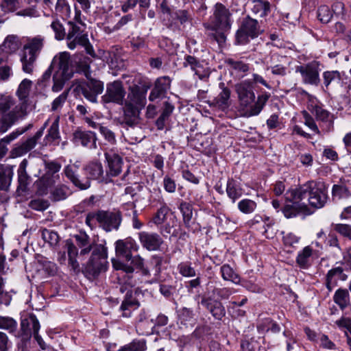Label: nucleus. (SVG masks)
<instances>
[{
  "label": "nucleus",
  "mask_w": 351,
  "mask_h": 351,
  "mask_svg": "<svg viewBox=\"0 0 351 351\" xmlns=\"http://www.w3.org/2000/svg\"><path fill=\"white\" fill-rule=\"evenodd\" d=\"M285 198L295 203L307 199L312 207L321 208L325 206L328 199V186L322 181H309L298 188L287 191Z\"/></svg>",
  "instance_id": "1"
},
{
  "label": "nucleus",
  "mask_w": 351,
  "mask_h": 351,
  "mask_svg": "<svg viewBox=\"0 0 351 351\" xmlns=\"http://www.w3.org/2000/svg\"><path fill=\"white\" fill-rule=\"evenodd\" d=\"M32 86V82L28 79H24L19 84L16 92L19 103L3 117V125L1 128V131L7 132L19 119L27 114V99Z\"/></svg>",
  "instance_id": "2"
},
{
  "label": "nucleus",
  "mask_w": 351,
  "mask_h": 351,
  "mask_svg": "<svg viewBox=\"0 0 351 351\" xmlns=\"http://www.w3.org/2000/svg\"><path fill=\"white\" fill-rule=\"evenodd\" d=\"M107 265V248L103 245H97L94 247L91 257L86 265V271L95 276L101 271H106Z\"/></svg>",
  "instance_id": "3"
},
{
  "label": "nucleus",
  "mask_w": 351,
  "mask_h": 351,
  "mask_svg": "<svg viewBox=\"0 0 351 351\" xmlns=\"http://www.w3.org/2000/svg\"><path fill=\"white\" fill-rule=\"evenodd\" d=\"M235 91L238 96L240 110L245 117V112L255 101L256 96L252 83L249 80L242 81L235 85Z\"/></svg>",
  "instance_id": "4"
},
{
  "label": "nucleus",
  "mask_w": 351,
  "mask_h": 351,
  "mask_svg": "<svg viewBox=\"0 0 351 351\" xmlns=\"http://www.w3.org/2000/svg\"><path fill=\"white\" fill-rule=\"evenodd\" d=\"M258 21L250 16L243 19L239 29L236 34V42L244 45L249 42L250 38H254L261 33Z\"/></svg>",
  "instance_id": "5"
},
{
  "label": "nucleus",
  "mask_w": 351,
  "mask_h": 351,
  "mask_svg": "<svg viewBox=\"0 0 351 351\" xmlns=\"http://www.w3.org/2000/svg\"><path fill=\"white\" fill-rule=\"evenodd\" d=\"M230 13L221 3H217L213 16L210 17L208 28L213 30L226 31L230 27Z\"/></svg>",
  "instance_id": "6"
},
{
  "label": "nucleus",
  "mask_w": 351,
  "mask_h": 351,
  "mask_svg": "<svg viewBox=\"0 0 351 351\" xmlns=\"http://www.w3.org/2000/svg\"><path fill=\"white\" fill-rule=\"evenodd\" d=\"M125 94L122 82L116 80L107 84L106 93L101 97V101L104 104L114 103L123 105Z\"/></svg>",
  "instance_id": "7"
},
{
  "label": "nucleus",
  "mask_w": 351,
  "mask_h": 351,
  "mask_svg": "<svg viewBox=\"0 0 351 351\" xmlns=\"http://www.w3.org/2000/svg\"><path fill=\"white\" fill-rule=\"evenodd\" d=\"M319 71V63L316 61L295 67V72L300 73L302 82L314 86H317L320 82Z\"/></svg>",
  "instance_id": "8"
},
{
  "label": "nucleus",
  "mask_w": 351,
  "mask_h": 351,
  "mask_svg": "<svg viewBox=\"0 0 351 351\" xmlns=\"http://www.w3.org/2000/svg\"><path fill=\"white\" fill-rule=\"evenodd\" d=\"M97 217L99 226L106 232L117 230L122 220L119 212L98 210Z\"/></svg>",
  "instance_id": "9"
},
{
  "label": "nucleus",
  "mask_w": 351,
  "mask_h": 351,
  "mask_svg": "<svg viewBox=\"0 0 351 351\" xmlns=\"http://www.w3.org/2000/svg\"><path fill=\"white\" fill-rule=\"evenodd\" d=\"M29 3V0H3L0 3V8L4 12H13L18 9L23 8L17 13V15L33 16L36 10L33 8H27Z\"/></svg>",
  "instance_id": "10"
},
{
  "label": "nucleus",
  "mask_w": 351,
  "mask_h": 351,
  "mask_svg": "<svg viewBox=\"0 0 351 351\" xmlns=\"http://www.w3.org/2000/svg\"><path fill=\"white\" fill-rule=\"evenodd\" d=\"M69 29L66 34L67 46L73 50L77 45H86L88 43V36L83 33L80 25L72 21L68 22Z\"/></svg>",
  "instance_id": "11"
},
{
  "label": "nucleus",
  "mask_w": 351,
  "mask_h": 351,
  "mask_svg": "<svg viewBox=\"0 0 351 351\" xmlns=\"http://www.w3.org/2000/svg\"><path fill=\"white\" fill-rule=\"evenodd\" d=\"M51 66H58V73L66 79H71L74 73L71 56L66 51L60 52L53 58Z\"/></svg>",
  "instance_id": "12"
},
{
  "label": "nucleus",
  "mask_w": 351,
  "mask_h": 351,
  "mask_svg": "<svg viewBox=\"0 0 351 351\" xmlns=\"http://www.w3.org/2000/svg\"><path fill=\"white\" fill-rule=\"evenodd\" d=\"M87 77H88L86 75ZM84 97L92 103L97 102V96L104 90V83L101 81L88 78V81L81 86Z\"/></svg>",
  "instance_id": "13"
},
{
  "label": "nucleus",
  "mask_w": 351,
  "mask_h": 351,
  "mask_svg": "<svg viewBox=\"0 0 351 351\" xmlns=\"http://www.w3.org/2000/svg\"><path fill=\"white\" fill-rule=\"evenodd\" d=\"M97 135L91 131L77 129L72 134L71 141L75 145H82L88 149L97 148Z\"/></svg>",
  "instance_id": "14"
},
{
  "label": "nucleus",
  "mask_w": 351,
  "mask_h": 351,
  "mask_svg": "<svg viewBox=\"0 0 351 351\" xmlns=\"http://www.w3.org/2000/svg\"><path fill=\"white\" fill-rule=\"evenodd\" d=\"M138 246L134 240L128 238L124 240H118L115 243L117 256L124 258L126 261L132 260V254L138 251Z\"/></svg>",
  "instance_id": "15"
},
{
  "label": "nucleus",
  "mask_w": 351,
  "mask_h": 351,
  "mask_svg": "<svg viewBox=\"0 0 351 351\" xmlns=\"http://www.w3.org/2000/svg\"><path fill=\"white\" fill-rule=\"evenodd\" d=\"M84 170L87 176L85 179L96 180L99 182L108 183L111 180L108 178L106 174H104V170L102 164L99 161H92L88 163L84 167Z\"/></svg>",
  "instance_id": "16"
},
{
  "label": "nucleus",
  "mask_w": 351,
  "mask_h": 351,
  "mask_svg": "<svg viewBox=\"0 0 351 351\" xmlns=\"http://www.w3.org/2000/svg\"><path fill=\"white\" fill-rule=\"evenodd\" d=\"M40 328V323L35 315L30 314L28 317L22 319L21 322L20 335L22 340H29L32 335L35 332H38Z\"/></svg>",
  "instance_id": "17"
},
{
  "label": "nucleus",
  "mask_w": 351,
  "mask_h": 351,
  "mask_svg": "<svg viewBox=\"0 0 351 351\" xmlns=\"http://www.w3.org/2000/svg\"><path fill=\"white\" fill-rule=\"evenodd\" d=\"M138 239L142 246L149 251L158 250L163 243L162 239L157 233L141 232Z\"/></svg>",
  "instance_id": "18"
},
{
  "label": "nucleus",
  "mask_w": 351,
  "mask_h": 351,
  "mask_svg": "<svg viewBox=\"0 0 351 351\" xmlns=\"http://www.w3.org/2000/svg\"><path fill=\"white\" fill-rule=\"evenodd\" d=\"M170 86L171 79L169 77L163 76L158 77L154 83V86L149 94V99L151 101H154L157 99L164 97L170 89Z\"/></svg>",
  "instance_id": "19"
},
{
  "label": "nucleus",
  "mask_w": 351,
  "mask_h": 351,
  "mask_svg": "<svg viewBox=\"0 0 351 351\" xmlns=\"http://www.w3.org/2000/svg\"><path fill=\"white\" fill-rule=\"evenodd\" d=\"M147 88L143 90L138 85L130 86L128 99H125L124 103L143 108L146 104V92Z\"/></svg>",
  "instance_id": "20"
},
{
  "label": "nucleus",
  "mask_w": 351,
  "mask_h": 351,
  "mask_svg": "<svg viewBox=\"0 0 351 351\" xmlns=\"http://www.w3.org/2000/svg\"><path fill=\"white\" fill-rule=\"evenodd\" d=\"M79 169L76 163L68 165L64 169L66 177L77 187L81 190H85L90 187V181L88 179H80L77 174Z\"/></svg>",
  "instance_id": "21"
},
{
  "label": "nucleus",
  "mask_w": 351,
  "mask_h": 351,
  "mask_svg": "<svg viewBox=\"0 0 351 351\" xmlns=\"http://www.w3.org/2000/svg\"><path fill=\"white\" fill-rule=\"evenodd\" d=\"M105 157L108 162V170L106 172L108 178L110 177H116L121 172L123 160L121 157L116 153L110 152H106L105 153Z\"/></svg>",
  "instance_id": "22"
},
{
  "label": "nucleus",
  "mask_w": 351,
  "mask_h": 351,
  "mask_svg": "<svg viewBox=\"0 0 351 351\" xmlns=\"http://www.w3.org/2000/svg\"><path fill=\"white\" fill-rule=\"evenodd\" d=\"M335 277L341 281L347 280L348 276L345 273V269L341 266H338L330 269L326 276L325 285L328 290V292H331L333 288L337 286V280Z\"/></svg>",
  "instance_id": "23"
},
{
  "label": "nucleus",
  "mask_w": 351,
  "mask_h": 351,
  "mask_svg": "<svg viewBox=\"0 0 351 351\" xmlns=\"http://www.w3.org/2000/svg\"><path fill=\"white\" fill-rule=\"evenodd\" d=\"M183 66L189 68L200 80H204L208 77V73L205 70L202 63L194 56H186L184 59Z\"/></svg>",
  "instance_id": "24"
},
{
  "label": "nucleus",
  "mask_w": 351,
  "mask_h": 351,
  "mask_svg": "<svg viewBox=\"0 0 351 351\" xmlns=\"http://www.w3.org/2000/svg\"><path fill=\"white\" fill-rule=\"evenodd\" d=\"M43 130L44 128H41L34 136L13 149L12 151V156L14 157L21 156L32 149L36 146L37 141L43 136Z\"/></svg>",
  "instance_id": "25"
},
{
  "label": "nucleus",
  "mask_w": 351,
  "mask_h": 351,
  "mask_svg": "<svg viewBox=\"0 0 351 351\" xmlns=\"http://www.w3.org/2000/svg\"><path fill=\"white\" fill-rule=\"evenodd\" d=\"M45 41V37L40 35L30 38L23 46V52L38 58L44 47Z\"/></svg>",
  "instance_id": "26"
},
{
  "label": "nucleus",
  "mask_w": 351,
  "mask_h": 351,
  "mask_svg": "<svg viewBox=\"0 0 351 351\" xmlns=\"http://www.w3.org/2000/svg\"><path fill=\"white\" fill-rule=\"evenodd\" d=\"M201 304L210 311L216 319L221 320L226 315L225 308L219 301L211 298H203Z\"/></svg>",
  "instance_id": "27"
},
{
  "label": "nucleus",
  "mask_w": 351,
  "mask_h": 351,
  "mask_svg": "<svg viewBox=\"0 0 351 351\" xmlns=\"http://www.w3.org/2000/svg\"><path fill=\"white\" fill-rule=\"evenodd\" d=\"M138 307L139 302L134 297H133L132 291H128L120 306V311L122 312V317H131L132 312Z\"/></svg>",
  "instance_id": "28"
},
{
  "label": "nucleus",
  "mask_w": 351,
  "mask_h": 351,
  "mask_svg": "<svg viewBox=\"0 0 351 351\" xmlns=\"http://www.w3.org/2000/svg\"><path fill=\"white\" fill-rule=\"evenodd\" d=\"M350 289L344 288H339L337 289L333 295V301L339 306V308L343 311L351 305L350 295L349 293Z\"/></svg>",
  "instance_id": "29"
},
{
  "label": "nucleus",
  "mask_w": 351,
  "mask_h": 351,
  "mask_svg": "<svg viewBox=\"0 0 351 351\" xmlns=\"http://www.w3.org/2000/svg\"><path fill=\"white\" fill-rule=\"evenodd\" d=\"M124 107V121L129 126H134L138 123L140 111L142 109L138 106L125 104Z\"/></svg>",
  "instance_id": "30"
},
{
  "label": "nucleus",
  "mask_w": 351,
  "mask_h": 351,
  "mask_svg": "<svg viewBox=\"0 0 351 351\" xmlns=\"http://www.w3.org/2000/svg\"><path fill=\"white\" fill-rule=\"evenodd\" d=\"M269 97L270 94L268 93H263L261 95H259L254 104H252L251 108L245 112V117H250L259 114Z\"/></svg>",
  "instance_id": "31"
},
{
  "label": "nucleus",
  "mask_w": 351,
  "mask_h": 351,
  "mask_svg": "<svg viewBox=\"0 0 351 351\" xmlns=\"http://www.w3.org/2000/svg\"><path fill=\"white\" fill-rule=\"evenodd\" d=\"M313 254V248L308 245L299 251L296 257V263L302 269H307L311 265V260Z\"/></svg>",
  "instance_id": "32"
},
{
  "label": "nucleus",
  "mask_w": 351,
  "mask_h": 351,
  "mask_svg": "<svg viewBox=\"0 0 351 351\" xmlns=\"http://www.w3.org/2000/svg\"><path fill=\"white\" fill-rule=\"evenodd\" d=\"M287 202L288 200L286 199ZM292 203L291 205H286L282 212L287 218H292L296 217L300 213H304L307 210V205L305 202L295 203L293 201H289Z\"/></svg>",
  "instance_id": "33"
},
{
  "label": "nucleus",
  "mask_w": 351,
  "mask_h": 351,
  "mask_svg": "<svg viewBox=\"0 0 351 351\" xmlns=\"http://www.w3.org/2000/svg\"><path fill=\"white\" fill-rule=\"evenodd\" d=\"M57 180L53 179L49 173H45L36 182L37 193L40 195H46L49 189L56 183Z\"/></svg>",
  "instance_id": "34"
},
{
  "label": "nucleus",
  "mask_w": 351,
  "mask_h": 351,
  "mask_svg": "<svg viewBox=\"0 0 351 351\" xmlns=\"http://www.w3.org/2000/svg\"><path fill=\"white\" fill-rule=\"evenodd\" d=\"M251 10L257 17L263 18L270 12V3L267 1L253 0Z\"/></svg>",
  "instance_id": "35"
},
{
  "label": "nucleus",
  "mask_w": 351,
  "mask_h": 351,
  "mask_svg": "<svg viewBox=\"0 0 351 351\" xmlns=\"http://www.w3.org/2000/svg\"><path fill=\"white\" fill-rule=\"evenodd\" d=\"M221 88V93L215 99V105L222 110H225L230 106V90L224 86L223 83L220 84Z\"/></svg>",
  "instance_id": "36"
},
{
  "label": "nucleus",
  "mask_w": 351,
  "mask_h": 351,
  "mask_svg": "<svg viewBox=\"0 0 351 351\" xmlns=\"http://www.w3.org/2000/svg\"><path fill=\"white\" fill-rule=\"evenodd\" d=\"M279 56L276 54H273L271 56L270 61H266V69H271V72L274 75L285 76L287 73L288 68L281 64H276V60H278Z\"/></svg>",
  "instance_id": "37"
},
{
  "label": "nucleus",
  "mask_w": 351,
  "mask_h": 351,
  "mask_svg": "<svg viewBox=\"0 0 351 351\" xmlns=\"http://www.w3.org/2000/svg\"><path fill=\"white\" fill-rule=\"evenodd\" d=\"M37 58L32 55L22 51L20 59L22 71L26 74L32 75L36 67Z\"/></svg>",
  "instance_id": "38"
},
{
  "label": "nucleus",
  "mask_w": 351,
  "mask_h": 351,
  "mask_svg": "<svg viewBox=\"0 0 351 351\" xmlns=\"http://www.w3.org/2000/svg\"><path fill=\"white\" fill-rule=\"evenodd\" d=\"M19 47V38L14 35H10L5 38L3 44L0 45V51L5 53H11L16 51Z\"/></svg>",
  "instance_id": "39"
},
{
  "label": "nucleus",
  "mask_w": 351,
  "mask_h": 351,
  "mask_svg": "<svg viewBox=\"0 0 351 351\" xmlns=\"http://www.w3.org/2000/svg\"><path fill=\"white\" fill-rule=\"evenodd\" d=\"M179 320L182 324L193 326L196 321L195 315L193 310L183 307L177 311Z\"/></svg>",
  "instance_id": "40"
},
{
  "label": "nucleus",
  "mask_w": 351,
  "mask_h": 351,
  "mask_svg": "<svg viewBox=\"0 0 351 351\" xmlns=\"http://www.w3.org/2000/svg\"><path fill=\"white\" fill-rule=\"evenodd\" d=\"M226 193L232 202L234 203L243 194L242 189L233 179H229L226 185Z\"/></svg>",
  "instance_id": "41"
},
{
  "label": "nucleus",
  "mask_w": 351,
  "mask_h": 351,
  "mask_svg": "<svg viewBox=\"0 0 351 351\" xmlns=\"http://www.w3.org/2000/svg\"><path fill=\"white\" fill-rule=\"evenodd\" d=\"M27 164L28 162L26 159L23 160V161L20 163L18 169V180L19 187L23 191L25 190L26 186L29 184V176L26 172Z\"/></svg>",
  "instance_id": "42"
},
{
  "label": "nucleus",
  "mask_w": 351,
  "mask_h": 351,
  "mask_svg": "<svg viewBox=\"0 0 351 351\" xmlns=\"http://www.w3.org/2000/svg\"><path fill=\"white\" fill-rule=\"evenodd\" d=\"M13 173L11 169L0 165V190H8L10 185Z\"/></svg>",
  "instance_id": "43"
},
{
  "label": "nucleus",
  "mask_w": 351,
  "mask_h": 351,
  "mask_svg": "<svg viewBox=\"0 0 351 351\" xmlns=\"http://www.w3.org/2000/svg\"><path fill=\"white\" fill-rule=\"evenodd\" d=\"M221 276L224 280L231 281L234 284L240 282V277L229 265H223L220 269Z\"/></svg>",
  "instance_id": "44"
},
{
  "label": "nucleus",
  "mask_w": 351,
  "mask_h": 351,
  "mask_svg": "<svg viewBox=\"0 0 351 351\" xmlns=\"http://www.w3.org/2000/svg\"><path fill=\"white\" fill-rule=\"evenodd\" d=\"M17 322L12 317L0 316V329L7 330L10 334H14L17 330Z\"/></svg>",
  "instance_id": "45"
},
{
  "label": "nucleus",
  "mask_w": 351,
  "mask_h": 351,
  "mask_svg": "<svg viewBox=\"0 0 351 351\" xmlns=\"http://www.w3.org/2000/svg\"><path fill=\"white\" fill-rule=\"evenodd\" d=\"M335 325L341 330L345 332L347 341L351 339V318L349 317L341 316L335 322Z\"/></svg>",
  "instance_id": "46"
},
{
  "label": "nucleus",
  "mask_w": 351,
  "mask_h": 351,
  "mask_svg": "<svg viewBox=\"0 0 351 351\" xmlns=\"http://www.w3.org/2000/svg\"><path fill=\"white\" fill-rule=\"evenodd\" d=\"M257 204L250 199H243L238 203V209L243 214H251L256 208Z\"/></svg>",
  "instance_id": "47"
},
{
  "label": "nucleus",
  "mask_w": 351,
  "mask_h": 351,
  "mask_svg": "<svg viewBox=\"0 0 351 351\" xmlns=\"http://www.w3.org/2000/svg\"><path fill=\"white\" fill-rule=\"evenodd\" d=\"M56 14L62 19L68 18L70 16L71 8L66 0H57L55 5Z\"/></svg>",
  "instance_id": "48"
},
{
  "label": "nucleus",
  "mask_w": 351,
  "mask_h": 351,
  "mask_svg": "<svg viewBox=\"0 0 351 351\" xmlns=\"http://www.w3.org/2000/svg\"><path fill=\"white\" fill-rule=\"evenodd\" d=\"M332 195L334 199H346L351 194L346 186L335 184L332 189Z\"/></svg>",
  "instance_id": "49"
},
{
  "label": "nucleus",
  "mask_w": 351,
  "mask_h": 351,
  "mask_svg": "<svg viewBox=\"0 0 351 351\" xmlns=\"http://www.w3.org/2000/svg\"><path fill=\"white\" fill-rule=\"evenodd\" d=\"M147 349L144 339L134 340L130 343L122 347L118 351H145Z\"/></svg>",
  "instance_id": "50"
},
{
  "label": "nucleus",
  "mask_w": 351,
  "mask_h": 351,
  "mask_svg": "<svg viewBox=\"0 0 351 351\" xmlns=\"http://www.w3.org/2000/svg\"><path fill=\"white\" fill-rule=\"evenodd\" d=\"M58 122L59 117H56L48 130V133L45 138L47 142L51 143L60 138Z\"/></svg>",
  "instance_id": "51"
},
{
  "label": "nucleus",
  "mask_w": 351,
  "mask_h": 351,
  "mask_svg": "<svg viewBox=\"0 0 351 351\" xmlns=\"http://www.w3.org/2000/svg\"><path fill=\"white\" fill-rule=\"evenodd\" d=\"M41 235L45 242L48 243L52 247L56 246L59 242L58 234L53 230L43 229Z\"/></svg>",
  "instance_id": "52"
},
{
  "label": "nucleus",
  "mask_w": 351,
  "mask_h": 351,
  "mask_svg": "<svg viewBox=\"0 0 351 351\" xmlns=\"http://www.w3.org/2000/svg\"><path fill=\"white\" fill-rule=\"evenodd\" d=\"M180 209L182 214L184 223L186 226L189 227L193 216L192 206L189 203L182 202L180 206Z\"/></svg>",
  "instance_id": "53"
},
{
  "label": "nucleus",
  "mask_w": 351,
  "mask_h": 351,
  "mask_svg": "<svg viewBox=\"0 0 351 351\" xmlns=\"http://www.w3.org/2000/svg\"><path fill=\"white\" fill-rule=\"evenodd\" d=\"M341 74L337 71H328L323 73L324 84L327 88L332 82H339Z\"/></svg>",
  "instance_id": "54"
},
{
  "label": "nucleus",
  "mask_w": 351,
  "mask_h": 351,
  "mask_svg": "<svg viewBox=\"0 0 351 351\" xmlns=\"http://www.w3.org/2000/svg\"><path fill=\"white\" fill-rule=\"evenodd\" d=\"M226 64L231 69L239 73H245L249 70V65L242 61L228 58L226 60Z\"/></svg>",
  "instance_id": "55"
},
{
  "label": "nucleus",
  "mask_w": 351,
  "mask_h": 351,
  "mask_svg": "<svg viewBox=\"0 0 351 351\" xmlns=\"http://www.w3.org/2000/svg\"><path fill=\"white\" fill-rule=\"evenodd\" d=\"M180 274L187 278L194 277L196 275L195 269L189 262H182L178 266Z\"/></svg>",
  "instance_id": "56"
},
{
  "label": "nucleus",
  "mask_w": 351,
  "mask_h": 351,
  "mask_svg": "<svg viewBox=\"0 0 351 351\" xmlns=\"http://www.w3.org/2000/svg\"><path fill=\"white\" fill-rule=\"evenodd\" d=\"M169 210V208L166 204H162L153 217V222L156 225H160L164 223Z\"/></svg>",
  "instance_id": "57"
},
{
  "label": "nucleus",
  "mask_w": 351,
  "mask_h": 351,
  "mask_svg": "<svg viewBox=\"0 0 351 351\" xmlns=\"http://www.w3.org/2000/svg\"><path fill=\"white\" fill-rule=\"evenodd\" d=\"M69 89L63 91L58 97H57L51 104V110L53 112L60 111L64 103L66 102Z\"/></svg>",
  "instance_id": "58"
},
{
  "label": "nucleus",
  "mask_w": 351,
  "mask_h": 351,
  "mask_svg": "<svg viewBox=\"0 0 351 351\" xmlns=\"http://www.w3.org/2000/svg\"><path fill=\"white\" fill-rule=\"evenodd\" d=\"M313 113L317 120L329 122L330 125H332V115L326 110L319 106H315L313 109Z\"/></svg>",
  "instance_id": "59"
},
{
  "label": "nucleus",
  "mask_w": 351,
  "mask_h": 351,
  "mask_svg": "<svg viewBox=\"0 0 351 351\" xmlns=\"http://www.w3.org/2000/svg\"><path fill=\"white\" fill-rule=\"evenodd\" d=\"M317 16L319 20L323 23H328L332 19V12L327 5H321L318 8Z\"/></svg>",
  "instance_id": "60"
},
{
  "label": "nucleus",
  "mask_w": 351,
  "mask_h": 351,
  "mask_svg": "<svg viewBox=\"0 0 351 351\" xmlns=\"http://www.w3.org/2000/svg\"><path fill=\"white\" fill-rule=\"evenodd\" d=\"M27 130V128L19 130L17 129L15 131L12 132L10 134L7 135L4 138H1L0 141V147L3 148H7L6 145L9 144L10 142L16 139L19 136L23 134L25 132H26Z\"/></svg>",
  "instance_id": "61"
},
{
  "label": "nucleus",
  "mask_w": 351,
  "mask_h": 351,
  "mask_svg": "<svg viewBox=\"0 0 351 351\" xmlns=\"http://www.w3.org/2000/svg\"><path fill=\"white\" fill-rule=\"evenodd\" d=\"M45 169L47 171L45 173H49L51 177L55 180L58 179V175H56L61 169V165L56 161L45 162Z\"/></svg>",
  "instance_id": "62"
},
{
  "label": "nucleus",
  "mask_w": 351,
  "mask_h": 351,
  "mask_svg": "<svg viewBox=\"0 0 351 351\" xmlns=\"http://www.w3.org/2000/svg\"><path fill=\"white\" fill-rule=\"evenodd\" d=\"M53 85L51 90L53 92L58 93L63 89L65 82L69 79H66L58 73H56L53 77Z\"/></svg>",
  "instance_id": "63"
},
{
  "label": "nucleus",
  "mask_w": 351,
  "mask_h": 351,
  "mask_svg": "<svg viewBox=\"0 0 351 351\" xmlns=\"http://www.w3.org/2000/svg\"><path fill=\"white\" fill-rule=\"evenodd\" d=\"M335 230L344 237L351 241V225L346 223H337L334 226Z\"/></svg>",
  "instance_id": "64"
}]
</instances>
